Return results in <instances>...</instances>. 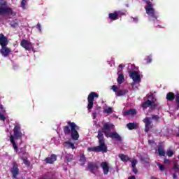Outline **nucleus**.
Returning <instances> with one entry per match:
<instances>
[{"label": "nucleus", "mask_w": 179, "mask_h": 179, "mask_svg": "<svg viewBox=\"0 0 179 179\" xmlns=\"http://www.w3.org/2000/svg\"><path fill=\"white\" fill-rule=\"evenodd\" d=\"M131 167L135 168L136 167V164H138V161L136 159H133L132 161H131Z\"/></svg>", "instance_id": "nucleus-34"}, {"label": "nucleus", "mask_w": 179, "mask_h": 179, "mask_svg": "<svg viewBox=\"0 0 179 179\" xmlns=\"http://www.w3.org/2000/svg\"><path fill=\"white\" fill-rule=\"evenodd\" d=\"M13 10L8 6V3L5 0H0V15H12Z\"/></svg>", "instance_id": "nucleus-5"}, {"label": "nucleus", "mask_w": 179, "mask_h": 179, "mask_svg": "<svg viewBox=\"0 0 179 179\" xmlns=\"http://www.w3.org/2000/svg\"><path fill=\"white\" fill-rule=\"evenodd\" d=\"M127 127L129 131H132V129H136V128H138V124L130 122L127 124Z\"/></svg>", "instance_id": "nucleus-25"}, {"label": "nucleus", "mask_w": 179, "mask_h": 179, "mask_svg": "<svg viewBox=\"0 0 179 179\" xmlns=\"http://www.w3.org/2000/svg\"><path fill=\"white\" fill-rule=\"evenodd\" d=\"M166 155L167 156H169V157H173V156H174V152H173V150H169L166 152Z\"/></svg>", "instance_id": "nucleus-33"}, {"label": "nucleus", "mask_w": 179, "mask_h": 179, "mask_svg": "<svg viewBox=\"0 0 179 179\" xmlns=\"http://www.w3.org/2000/svg\"><path fill=\"white\" fill-rule=\"evenodd\" d=\"M10 26H11V27H17L19 26V22H17V20H13L10 22Z\"/></svg>", "instance_id": "nucleus-28"}, {"label": "nucleus", "mask_w": 179, "mask_h": 179, "mask_svg": "<svg viewBox=\"0 0 179 179\" xmlns=\"http://www.w3.org/2000/svg\"><path fill=\"white\" fill-rule=\"evenodd\" d=\"M127 93H128L127 90H118L116 92V95L120 97L121 96H125V94H127Z\"/></svg>", "instance_id": "nucleus-23"}, {"label": "nucleus", "mask_w": 179, "mask_h": 179, "mask_svg": "<svg viewBox=\"0 0 179 179\" xmlns=\"http://www.w3.org/2000/svg\"><path fill=\"white\" fill-rule=\"evenodd\" d=\"M0 108H3V106L1 105Z\"/></svg>", "instance_id": "nucleus-47"}, {"label": "nucleus", "mask_w": 179, "mask_h": 179, "mask_svg": "<svg viewBox=\"0 0 179 179\" xmlns=\"http://www.w3.org/2000/svg\"><path fill=\"white\" fill-rule=\"evenodd\" d=\"M119 68L122 69V68H124V66H122V64H120V65H119Z\"/></svg>", "instance_id": "nucleus-46"}, {"label": "nucleus", "mask_w": 179, "mask_h": 179, "mask_svg": "<svg viewBox=\"0 0 179 179\" xmlns=\"http://www.w3.org/2000/svg\"><path fill=\"white\" fill-rule=\"evenodd\" d=\"M150 62H152V57H150V56H148L147 57V64H150Z\"/></svg>", "instance_id": "nucleus-40"}, {"label": "nucleus", "mask_w": 179, "mask_h": 179, "mask_svg": "<svg viewBox=\"0 0 179 179\" xmlns=\"http://www.w3.org/2000/svg\"><path fill=\"white\" fill-rule=\"evenodd\" d=\"M45 162L48 164H52L54 162H57V155L55 154H52L50 157L45 159Z\"/></svg>", "instance_id": "nucleus-17"}, {"label": "nucleus", "mask_w": 179, "mask_h": 179, "mask_svg": "<svg viewBox=\"0 0 179 179\" xmlns=\"http://www.w3.org/2000/svg\"><path fill=\"white\" fill-rule=\"evenodd\" d=\"M148 99H148L145 102L142 103V108H143V110H146L148 107H151V108H157V103H156V97H155V95L151 94L149 95Z\"/></svg>", "instance_id": "nucleus-3"}, {"label": "nucleus", "mask_w": 179, "mask_h": 179, "mask_svg": "<svg viewBox=\"0 0 179 179\" xmlns=\"http://www.w3.org/2000/svg\"><path fill=\"white\" fill-rule=\"evenodd\" d=\"M36 29H38V30L41 32V24H40V23L37 24Z\"/></svg>", "instance_id": "nucleus-39"}, {"label": "nucleus", "mask_w": 179, "mask_h": 179, "mask_svg": "<svg viewBox=\"0 0 179 179\" xmlns=\"http://www.w3.org/2000/svg\"><path fill=\"white\" fill-rule=\"evenodd\" d=\"M143 122L145 124V132H149V130L153 128V123L150 121V117L144 118Z\"/></svg>", "instance_id": "nucleus-9"}, {"label": "nucleus", "mask_w": 179, "mask_h": 179, "mask_svg": "<svg viewBox=\"0 0 179 179\" xmlns=\"http://www.w3.org/2000/svg\"><path fill=\"white\" fill-rule=\"evenodd\" d=\"M129 77L135 82H141V75L136 71L129 72Z\"/></svg>", "instance_id": "nucleus-11"}, {"label": "nucleus", "mask_w": 179, "mask_h": 179, "mask_svg": "<svg viewBox=\"0 0 179 179\" xmlns=\"http://www.w3.org/2000/svg\"><path fill=\"white\" fill-rule=\"evenodd\" d=\"M136 114V109H129L124 111V115H135Z\"/></svg>", "instance_id": "nucleus-24"}, {"label": "nucleus", "mask_w": 179, "mask_h": 179, "mask_svg": "<svg viewBox=\"0 0 179 179\" xmlns=\"http://www.w3.org/2000/svg\"><path fill=\"white\" fill-rule=\"evenodd\" d=\"M80 166H85L86 164V157H85V154H80V159H79Z\"/></svg>", "instance_id": "nucleus-21"}, {"label": "nucleus", "mask_w": 179, "mask_h": 179, "mask_svg": "<svg viewBox=\"0 0 179 179\" xmlns=\"http://www.w3.org/2000/svg\"><path fill=\"white\" fill-rule=\"evenodd\" d=\"M10 171L13 179L17 178V176H19V165L17 163L15 162H13V167L10 168Z\"/></svg>", "instance_id": "nucleus-7"}, {"label": "nucleus", "mask_w": 179, "mask_h": 179, "mask_svg": "<svg viewBox=\"0 0 179 179\" xmlns=\"http://www.w3.org/2000/svg\"><path fill=\"white\" fill-rule=\"evenodd\" d=\"M164 163H165L166 164H170V161L169 159L165 158L164 159Z\"/></svg>", "instance_id": "nucleus-42"}, {"label": "nucleus", "mask_w": 179, "mask_h": 179, "mask_svg": "<svg viewBox=\"0 0 179 179\" xmlns=\"http://www.w3.org/2000/svg\"><path fill=\"white\" fill-rule=\"evenodd\" d=\"M79 129V126L73 122L68 121L67 126L63 127V131L64 135H71V139L73 141H78L79 139V133L78 130Z\"/></svg>", "instance_id": "nucleus-2"}, {"label": "nucleus", "mask_w": 179, "mask_h": 179, "mask_svg": "<svg viewBox=\"0 0 179 179\" xmlns=\"http://www.w3.org/2000/svg\"><path fill=\"white\" fill-rule=\"evenodd\" d=\"M10 52V48L6 46H1V48L0 49V54H1L3 57H8Z\"/></svg>", "instance_id": "nucleus-15"}, {"label": "nucleus", "mask_w": 179, "mask_h": 179, "mask_svg": "<svg viewBox=\"0 0 179 179\" xmlns=\"http://www.w3.org/2000/svg\"><path fill=\"white\" fill-rule=\"evenodd\" d=\"M149 143H154L153 141H151V142H150V141H149Z\"/></svg>", "instance_id": "nucleus-48"}, {"label": "nucleus", "mask_w": 179, "mask_h": 179, "mask_svg": "<svg viewBox=\"0 0 179 179\" xmlns=\"http://www.w3.org/2000/svg\"><path fill=\"white\" fill-rule=\"evenodd\" d=\"M26 2H27V1H26V0H22V1H21V6L24 9V8H26Z\"/></svg>", "instance_id": "nucleus-36"}, {"label": "nucleus", "mask_w": 179, "mask_h": 179, "mask_svg": "<svg viewBox=\"0 0 179 179\" xmlns=\"http://www.w3.org/2000/svg\"><path fill=\"white\" fill-rule=\"evenodd\" d=\"M65 159L66 160V162H68V163H71V162L73 160V155L66 154L65 156Z\"/></svg>", "instance_id": "nucleus-27"}, {"label": "nucleus", "mask_w": 179, "mask_h": 179, "mask_svg": "<svg viewBox=\"0 0 179 179\" xmlns=\"http://www.w3.org/2000/svg\"><path fill=\"white\" fill-rule=\"evenodd\" d=\"M67 144L70 146L71 149H75V144L71 142H67Z\"/></svg>", "instance_id": "nucleus-37"}, {"label": "nucleus", "mask_w": 179, "mask_h": 179, "mask_svg": "<svg viewBox=\"0 0 179 179\" xmlns=\"http://www.w3.org/2000/svg\"><path fill=\"white\" fill-rule=\"evenodd\" d=\"M103 112L106 113V114H112V113H113V108L108 107L107 108L103 110Z\"/></svg>", "instance_id": "nucleus-29"}, {"label": "nucleus", "mask_w": 179, "mask_h": 179, "mask_svg": "<svg viewBox=\"0 0 179 179\" xmlns=\"http://www.w3.org/2000/svg\"><path fill=\"white\" fill-rule=\"evenodd\" d=\"M9 44V40H8V37L5 36L3 34H0V45L1 47H4Z\"/></svg>", "instance_id": "nucleus-14"}, {"label": "nucleus", "mask_w": 179, "mask_h": 179, "mask_svg": "<svg viewBox=\"0 0 179 179\" xmlns=\"http://www.w3.org/2000/svg\"><path fill=\"white\" fill-rule=\"evenodd\" d=\"M6 120V117L5 115H3L2 113H0V120L1 121H5Z\"/></svg>", "instance_id": "nucleus-38"}, {"label": "nucleus", "mask_w": 179, "mask_h": 179, "mask_svg": "<svg viewBox=\"0 0 179 179\" xmlns=\"http://www.w3.org/2000/svg\"><path fill=\"white\" fill-rule=\"evenodd\" d=\"M133 172L134 174H138V169L136 167L133 168Z\"/></svg>", "instance_id": "nucleus-43"}, {"label": "nucleus", "mask_w": 179, "mask_h": 179, "mask_svg": "<svg viewBox=\"0 0 179 179\" xmlns=\"http://www.w3.org/2000/svg\"><path fill=\"white\" fill-rule=\"evenodd\" d=\"M173 178H177V175H176V174H173Z\"/></svg>", "instance_id": "nucleus-45"}, {"label": "nucleus", "mask_w": 179, "mask_h": 179, "mask_svg": "<svg viewBox=\"0 0 179 179\" xmlns=\"http://www.w3.org/2000/svg\"><path fill=\"white\" fill-rule=\"evenodd\" d=\"M21 160H22V162H23L24 164H25V166H27L28 167H29V166H30V162L27 159H24V157H21Z\"/></svg>", "instance_id": "nucleus-32"}, {"label": "nucleus", "mask_w": 179, "mask_h": 179, "mask_svg": "<svg viewBox=\"0 0 179 179\" xmlns=\"http://www.w3.org/2000/svg\"><path fill=\"white\" fill-rule=\"evenodd\" d=\"M10 141L12 145H13V148L14 149V151L16 153H17L18 148H17V145H16V142L15 141V137L13 136H10Z\"/></svg>", "instance_id": "nucleus-19"}, {"label": "nucleus", "mask_w": 179, "mask_h": 179, "mask_svg": "<svg viewBox=\"0 0 179 179\" xmlns=\"http://www.w3.org/2000/svg\"><path fill=\"white\" fill-rule=\"evenodd\" d=\"M175 99H176V103L178 106V108H179V93L178 92H176L175 95Z\"/></svg>", "instance_id": "nucleus-30"}, {"label": "nucleus", "mask_w": 179, "mask_h": 179, "mask_svg": "<svg viewBox=\"0 0 179 179\" xmlns=\"http://www.w3.org/2000/svg\"><path fill=\"white\" fill-rule=\"evenodd\" d=\"M151 118L154 121H159L160 120V116L158 115H151Z\"/></svg>", "instance_id": "nucleus-31"}, {"label": "nucleus", "mask_w": 179, "mask_h": 179, "mask_svg": "<svg viewBox=\"0 0 179 179\" xmlns=\"http://www.w3.org/2000/svg\"><path fill=\"white\" fill-rule=\"evenodd\" d=\"M119 157L122 162H124V163H127V162H131V158L128 157L127 155L124 154H119Z\"/></svg>", "instance_id": "nucleus-18"}, {"label": "nucleus", "mask_w": 179, "mask_h": 179, "mask_svg": "<svg viewBox=\"0 0 179 179\" xmlns=\"http://www.w3.org/2000/svg\"><path fill=\"white\" fill-rule=\"evenodd\" d=\"M157 166H159V169L160 171H164V170L166 169L164 167V165L161 164H157Z\"/></svg>", "instance_id": "nucleus-35"}, {"label": "nucleus", "mask_w": 179, "mask_h": 179, "mask_svg": "<svg viewBox=\"0 0 179 179\" xmlns=\"http://www.w3.org/2000/svg\"><path fill=\"white\" fill-rule=\"evenodd\" d=\"M176 99V94L173 92H168L166 94V100L168 101H173Z\"/></svg>", "instance_id": "nucleus-20"}, {"label": "nucleus", "mask_w": 179, "mask_h": 179, "mask_svg": "<svg viewBox=\"0 0 179 179\" xmlns=\"http://www.w3.org/2000/svg\"><path fill=\"white\" fill-rule=\"evenodd\" d=\"M117 87L116 85H113V86H112V90H113V92H116V93H117Z\"/></svg>", "instance_id": "nucleus-41"}, {"label": "nucleus", "mask_w": 179, "mask_h": 179, "mask_svg": "<svg viewBox=\"0 0 179 179\" xmlns=\"http://www.w3.org/2000/svg\"><path fill=\"white\" fill-rule=\"evenodd\" d=\"M158 153L159 156H166V151H164V147L162 145L158 146Z\"/></svg>", "instance_id": "nucleus-22"}, {"label": "nucleus", "mask_w": 179, "mask_h": 179, "mask_svg": "<svg viewBox=\"0 0 179 179\" xmlns=\"http://www.w3.org/2000/svg\"><path fill=\"white\" fill-rule=\"evenodd\" d=\"M94 99H99V94L96 92H91L89 94L87 97V109L92 110L93 108V106L94 104Z\"/></svg>", "instance_id": "nucleus-6"}, {"label": "nucleus", "mask_w": 179, "mask_h": 179, "mask_svg": "<svg viewBox=\"0 0 179 179\" xmlns=\"http://www.w3.org/2000/svg\"><path fill=\"white\" fill-rule=\"evenodd\" d=\"M101 167L103 171V174L107 176L108 173H110V166H108V163L106 162H103L101 164Z\"/></svg>", "instance_id": "nucleus-16"}, {"label": "nucleus", "mask_w": 179, "mask_h": 179, "mask_svg": "<svg viewBox=\"0 0 179 179\" xmlns=\"http://www.w3.org/2000/svg\"><path fill=\"white\" fill-rule=\"evenodd\" d=\"M20 45L22 47V48L27 50V51L33 50V45L31 44V42L27 41V39H22L20 42Z\"/></svg>", "instance_id": "nucleus-8"}, {"label": "nucleus", "mask_w": 179, "mask_h": 179, "mask_svg": "<svg viewBox=\"0 0 179 179\" xmlns=\"http://www.w3.org/2000/svg\"><path fill=\"white\" fill-rule=\"evenodd\" d=\"M14 136L15 139H20L22 138V131L19 125H15L13 129Z\"/></svg>", "instance_id": "nucleus-12"}, {"label": "nucleus", "mask_w": 179, "mask_h": 179, "mask_svg": "<svg viewBox=\"0 0 179 179\" xmlns=\"http://www.w3.org/2000/svg\"><path fill=\"white\" fill-rule=\"evenodd\" d=\"M128 179H136L135 176H132L129 177Z\"/></svg>", "instance_id": "nucleus-44"}, {"label": "nucleus", "mask_w": 179, "mask_h": 179, "mask_svg": "<svg viewBox=\"0 0 179 179\" xmlns=\"http://www.w3.org/2000/svg\"><path fill=\"white\" fill-rule=\"evenodd\" d=\"M87 167L92 174H96V170H99V165L96 163L89 162Z\"/></svg>", "instance_id": "nucleus-13"}, {"label": "nucleus", "mask_w": 179, "mask_h": 179, "mask_svg": "<svg viewBox=\"0 0 179 179\" xmlns=\"http://www.w3.org/2000/svg\"><path fill=\"white\" fill-rule=\"evenodd\" d=\"M114 124L110 122H105L103 125L101 131H98V135L96 138H98L99 145L88 148L89 152H95V153H99V152H101L102 153H107L108 150L107 145L106 144L104 135L106 136V138L116 139V141L118 142H121L122 141V138H121V136H120L117 131L110 132L111 129H114Z\"/></svg>", "instance_id": "nucleus-1"}, {"label": "nucleus", "mask_w": 179, "mask_h": 179, "mask_svg": "<svg viewBox=\"0 0 179 179\" xmlns=\"http://www.w3.org/2000/svg\"><path fill=\"white\" fill-rule=\"evenodd\" d=\"M125 80V78L124 77V74L121 73L118 76V78H117V82L118 85H122Z\"/></svg>", "instance_id": "nucleus-26"}, {"label": "nucleus", "mask_w": 179, "mask_h": 179, "mask_svg": "<svg viewBox=\"0 0 179 179\" xmlns=\"http://www.w3.org/2000/svg\"><path fill=\"white\" fill-rule=\"evenodd\" d=\"M146 4L145 9L147 15L152 18V20H156L157 15H156V12L155 11V8H153V3L150 1L147 0Z\"/></svg>", "instance_id": "nucleus-4"}, {"label": "nucleus", "mask_w": 179, "mask_h": 179, "mask_svg": "<svg viewBox=\"0 0 179 179\" xmlns=\"http://www.w3.org/2000/svg\"><path fill=\"white\" fill-rule=\"evenodd\" d=\"M125 13L121 11H115L114 13H111L108 14V17L110 20H118V16H124Z\"/></svg>", "instance_id": "nucleus-10"}]
</instances>
